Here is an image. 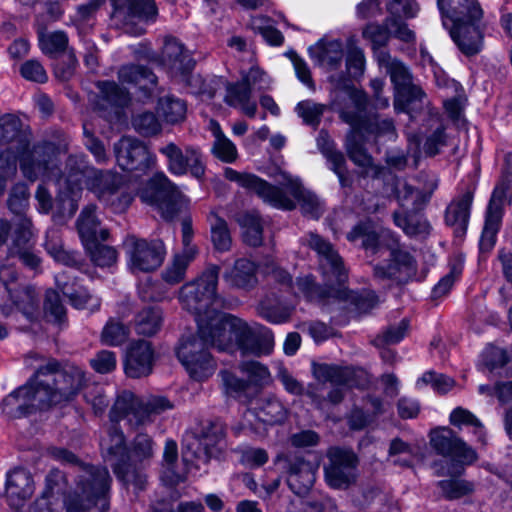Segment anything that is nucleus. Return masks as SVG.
Wrapping results in <instances>:
<instances>
[{
	"mask_svg": "<svg viewBox=\"0 0 512 512\" xmlns=\"http://www.w3.org/2000/svg\"><path fill=\"white\" fill-rule=\"evenodd\" d=\"M325 106L310 100L301 101L296 106L297 114L303 121L312 126H317L323 115Z\"/></svg>",
	"mask_w": 512,
	"mask_h": 512,
	"instance_id": "obj_61",
	"label": "nucleus"
},
{
	"mask_svg": "<svg viewBox=\"0 0 512 512\" xmlns=\"http://www.w3.org/2000/svg\"><path fill=\"white\" fill-rule=\"evenodd\" d=\"M36 383L40 386L48 407L71 401L83 388L84 372L76 366L58 369L55 360H49L35 372Z\"/></svg>",
	"mask_w": 512,
	"mask_h": 512,
	"instance_id": "obj_11",
	"label": "nucleus"
},
{
	"mask_svg": "<svg viewBox=\"0 0 512 512\" xmlns=\"http://www.w3.org/2000/svg\"><path fill=\"white\" fill-rule=\"evenodd\" d=\"M238 223L242 228L244 242L250 246L256 247L262 243V224L260 218L255 213H244L239 216Z\"/></svg>",
	"mask_w": 512,
	"mask_h": 512,
	"instance_id": "obj_47",
	"label": "nucleus"
},
{
	"mask_svg": "<svg viewBox=\"0 0 512 512\" xmlns=\"http://www.w3.org/2000/svg\"><path fill=\"white\" fill-rule=\"evenodd\" d=\"M312 373L319 383L309 384L306 395L317 408L322 409L326 402L335 405L343 400L344 388L350 378L348 368L325 363L313 364Z\"/></svg>",
	"mask_w": 512,
	"mask_h": 512,
	"instance_id": "obj_12",
	"label": "nucleus"
},
{
	"mask_svg": "<svg viewBox=\"0 0 512 512\" xmlns=\"http://www.w3.org/2000/svg\"><path fill=\"white\" fill-rule=\"evenodd\" d=\"M114 11L113 17L122 21L127 33L141 35L145 32L138 22L153 20L157 14L153 0H110Z\"/></svg>",
	"mask_w": 512,
	"mask_h": 512,
	"instance_id": "obj_22",
	"label": "nucleus"
},
{
	"mask_svg": "<svg viewBox=\"0 0 512 512\" xmlns=\"http://www.w3.org/2000/svg\"><path fill=\"white\" fill-rule=\"evenodd\" d=\"M362 37L369 41L372 48L376 50L387 44L390 38L389 26L386 25V21L384 25L369 23L363 28Z\"/></svg>",
	"mask_w": 512,
	"mask_h": 512,
	"instance_id": "obj_59",
	"label": "nucleus"
},
{
	"mask_svg": "<svg viewBox=\"0 0 512 512\" xmlns=\"http://www.w3.org/2000/svg\"><path fill=\"white\" fill-rule=\"evenodd\" d=\"M210 342L197 335L182 337L176 348V355L191 378L203 381L211 377L216 370V363L207 346Z\"/></svg>",
	"mask_w": 512,
	"mask_h": 512,
	"instance_id": "obj_15",
	"label": "nucleus"
},
{
	"mask_svg": "<svg viewBox=\"0 0 512 512\" xmlns=\"http://www.w3.org/2000/svg\"><path fill=\"white\" fill-rule=\"evenodd\" d=\"M77 230L85 247L108 237V231L101 226L96 215V206L92 204L81 211L77 220Z\"/></svg>",
	"mask_w": 512,
	"mask_h": 512,
	"instance_id": "obj_33",
	"label": "nucleus"
},
{
	"mask_svg": "<svg viewBox=\"0 0 512 512\" xmlns=\"http://www.w3.org/2000/svg\"><path fill=\"white\" fill-rule=\"evenodd\" d=\"M214 142L211 148L212 154L224 163H233L238 158L236 145L225 136L220 125L216 121L210 122Z\"/></svg>",
	"mask_w": 512,
	"mask_h": 512,
	"instance_id": "obj_40",
	"label": "nucleus"
},
{
	"mask_svg": "<svg viewBox=\"0 0 512 512\" xmlns=\"http://www.w3.org/2000/svg\"><path fill=\"white\" fill-rule=\"evenodd\" d=\"M119 80L122 83L137 84L141 88H148V85H155L157 77L155 74L141 65H126L118 72Z\"/></svg>",
	"mask_w": 512,
	"mask_h": 512,
	"instance_id": "obj_44",
	"label": "nucleus"
},
{
	"mask_svg": "<svg viewBox=\"0 0 512 512\" xmlns=\"http://www.w3.org/2000/svg\"><path fill=\"white\" fill-rule=\"evenodd\" d=\"M472 202L473 193L466 191L454 198L446 208L445 223L453 228L458 237L466 233Z\"/></svg>",
	"mask_w": 512,
	"mask_h": 512,
	"instance_id": "obj_32",
	"label": "nucleus"
},
{
	"mask_svg": "<svg viewBox=\"0 0 512 512\" xmlns=\"http://www.w3.org/2000/svg\"><path fill=\"white\" fill-rule=\"evenodd\" d=\"M91 260L100 267H110L117 260V252L114 248L97 242L85 247Z\"/></svg>",
	"mask_w": 512,
	"mask_h": 512,
	"instance_id": "obj_57",
	"label": "nucleus"
},
{
	"mask_svg": "<svg viewBox=\"0 0 512 512\" xmlns=\"http://www.w3.org/2000/svg\"><path fill=\"white\" fill-rule=\"evenodd\" d=\"M430 443L438 454L457 464H471L477 459L476 452L449 428L434 431L431 434Z\"/></svg>",
	"mask_w": 512,
	"mask_h": 512,
	"instance_id": "obj_26",
	"label": "nucleus"
},
{
	"mask_svg": "<svg viewBox=\"0 0 512 512\" xmlns=\"http://www.w3.org/2000/svg\"><path fill=\"white\" fill-rule=\"evenodd\" d=\"M325 467V480L334 489H347L356 483L358 458L351 450L331 448Z\"/></svg>",
	"mask_w": 512,
	"mask_h": 512,
	"instance_id": "obj_20",
	"label": "nucleus"
},
{
	"mask_svg": "<svg viewBox=\"0 0 512 512\" xmlns=\"http://www.w3.org/2000/svg\"><path fill=\"white\" fill-rule=\"evenodd\" d=\"M380 65L387 69L395 88L394 108L397 112H410L423 103L425 94L419 86L412 83V76L407 67L387 52L380 51L377 55Z\"/></svg>",
	"mask_w": 512,
	"mask_h": 512,
	"instance_id": "obj_14",
	"label": "nucleus"
},
{
	"mask_svg": "<svg viewBox=\"0 0 512 512\" xmlns=\"http://www.w3.org/2000/svg\"><path fill=\"white\" fill-rule=\"evenodd\" d=\"M396 197L402 207L419 210L429 201V193H422L420 188H414L406 182L396 186Z\"/></svg>",
	"mask_w": 512,
	"mask_h": 512,
	"instance_id": "obj_43",
	"label": "nucleus"
},
{
	"mask_svg": "<svg viewBox=\"0 0 512 512\" xmlns=\"http://www.w3.org/2000/svg\"><path fill=\"white\" fill-rule=\"evenodd\" d=\"M6 492L10 497L24 500L33 492V481L30 474L23 469H16L8 475Z\"/></svg>",
	"mask_w": 512,
	"mask_h": 512,
	"instance_id": "obj_42",
	"label": "nucleus"
},
{
	"mask_svg": "<svg viewBox=\"0 0 512 512\" xmlns=\"http://www.w3.org/2000/svg\"><path fill=\"white\" fill-rule=\"evenodd\" d=\"M118 166L122 170L136 172L137 176L147 173L156 162L155 156L140 140L124 136L114 144Z\"/></svg>",
	"mask_w": 512,
	"mask_h": 512,
	"instance_id": "obj_18",
	"label": "nucleus"
},
{
	"mask_svg": "<svg viewBox=\"0 0 512 512\" xmlns=\"http://www.w3.org/2000/svg\"><path fill=\"white\" fill-rule=\"evenodd\" d=\"M309 53L319 66L336 69L342 62L343 45L339 40L322 39L309 48Z\"/></svg>",
	"mask_w": 512,
	"mask_h": 512,
	"instance_id": "obj_34",
	"label": "nucleus"
},
{
	"mask_svg": "<svg viewBox=\"0 0 512 512\" xmlns=\"http://www.w3.org/2000/svg\"><path fill=\"white\" fill-rule=\"evenodd\" d=\"M51 145L28 148V141L22 131V121L14 114H5L0 117V169L16 170V161L19 157L20 169L23 175L31 181L39 176L54 174L56 167L53 164Z\"/></svg>",
	"mask_w": 512,
	"mask_h": 512,
	"instance_id": "obj_4",
	"label": "nucleus"
},
{
	"mask_svg": "<svg viewBox=\"0 0 512 512\" xmlns=\"http://www.w3.org/2000/svg\"><path fill=\"white\" fill-rule=\"evenodd\" d=\"M53 164H49L50 167H56L54 174L48 176H39L46 180L55 179L58 185V193L55 200L56 212L58 215L71 218L78 209V203L82 196V183L79 176L71 177V171L69 167V158L66 162L65 174L60 175V170L55 158V153L52 154Z\"/></svg>",
	"mask_w": 512,
	"mask_h": 512,
	"instance_id": "obj_17",
	"label": "nucleus"
},
{
	"mask_svg": "<svg viewBox=\"0 0 512 512\" xmlns=\"http://www.w3.org/2000/svg\"><path fill=\"white\" fill-rule=\"evenodd\" d=\"M102 97L110 104L123 106L129 100L128 92L118 86L115 82L102 81L97 83Z\"/></svg>",
	"mask_w": 512,
	"mask_h": 512,
	"instance_id": "obj_60",
	"label": "nucleus"
},
{
	"mask_svg": "<svg viewBox=\"0 0 512 512\" xmlns=\"http://www.w3.org/2000/svg\"><path fill=\"white\" fill-rule=\"evenodd\" d=\"M44 247L47 253L57 262H61L67 266H72L77 263L74 255L63 249L59 231L55 228L47 230Z\"/></svg>",
	"mask_w": 512,
	"mask_h": 512,
	"instance_id": "obj_49",
	"label": "nucleus"
},
{
	"mask_svg": "<svg viewBox=\"0 0 512 512\" xmlns=\"http://www.w3.org/2000/svg\"><path fill=\"white\" fill-rule=\"evenodd\" d=\"M317 466L301 457L288 461L287 483L297 495L306 493L314 484Z\"/></svg>",
	"mask_w": 512,
	"mask_h": 512,
	"instance_id": "obj_31",
	"label": "nucleus"
},
{
	"mask_svg": "<svg viewBox=\"0 0 512 512\" xmlns=\"http://www.w3.org/2000/svg\"><path fill=\"white\" fill-rule=\"evenodd\" d=\"M155 190L154 201L162 217L173 220L187 207V199L164 173H157L151 180Z\"/></svg>",
	"mask_w": 512,
	"mask_h": 512,
	"instance_id": "obj_24",
	"label": "nucleus"
},
{
	"mask_svg": "<svg viewBox=\"0 0 512 512\" xmlns=\"http://www.w3.org/2000/svg\"><path fill=\"white\" fill-rule=\"evenodd\" d=\"M9 296L14 305L30 321L37 319L39 315V297L31 287L8 289Z\"/></svg>",
	"mask_w": 512,
	"mask_h": 512,
	"instance_id": "obj_39",
	"label": "nucleus"
},
{
	"mask_svg": "<svg viewBox=\"0 0 512 512\" xmlns=\"http://www.w3.org/2000/svg\"><path fill=\"white\" fill-rule=\"evenodd\" d=\"M161 61L163 66L173 77L186 80L194 69L195 61L191 53L174 37H167L164 41Z\"/></svg>",
	"mask_w": 512,
	"mask_h": 512,
	"instance_id": "obj_27",
	"label": "nucleus"
},
{
	"mask_svg": "<svg viewBox=\"0 0 512 512\" xmlns=\"http://www.w3.org/2000/svg\"><path fill=\"white\" fill-rule=\"evenodd\" d=\"M224 176L274 208L293 210L297 201L302 213L309 218L318 219L324 212L323 203L317 195L307 190L299 178L288 173L281 172L276 185L255 174L238 172L230 167L224 169Z\"/></svg>",
	"mask_w": 512,
	"mask_h": 512,
	"instance_id": "obj_3",
	"label": "nucleus"
},
{
	"mask_svg": "<svg viewBox=\"0 0 512 512\" xmlns=\"http://www.w3.org/2000/svg\"><path fill=\"white\" fill-rule=\"evenodd\" d=\"M125 247L128 267L133 273L156 270L166 255L165 244L159 239L147 241L130 236L125 241Z\"/></svg>",
	"mask_w": 512,
	"mask_h": 512,
	"instance_id": "obj_16",
	"label": "nucleus"
},
{
	"mask_svg": "<svg viewBox=\"0 0 512 512\" xmlns=\"http://www.w3.org/2000/svg\"><path fill=\"white\" fill-rule=\"evenodd\" d=\"M211 346L220 351L243 356H262L272 352L274 338L267 329H252L245 321L231 314L219 313L207 323V332L200 333Z\"/></svg>",
	"mask_w": 512,
	"mask_h": 512,
	"instance_id": "obj_6",
	"label": "nucleus"
},
{
	"mask_svg": "<svg viewBox=\"0 0 512 512\" xmlns=\"http://www.w3.org/2000/svg\"><path fill=\"white\" fill-rule=\"evenodd\" d=\"M162 324V313L157 308H146L140 311L134 321L135 330L139 335L152 336Z\"/></svg>",
	"mask_w": 512,
	"mask_h": 512,
	"instance_id": "obj_46",
	"label": "nucleus"
},
{
	"mask_svg": "<svg viewBox=\"0 0 512 512\" xmlns=\"http://www.w3.org/2000/svg\"><path fill=\"white\" fill-rule=\"evenodd\" d=\"M224 101L227 105L239 109L250 118L256 115L257 103L252 98V91L241 80L227 84Z\"/></svg>",
	"mask_w": 512,
	"mask_h": 512,
	"instance_id": "obj_35",
	"label": "nucleus"
},
{
	"mask_svg": "<svg viewBox=\"0 0 512 512\" xmlns=\"http://www.w3.org/2000/svg\"><path fill=\"white\" fill-rule=\"evenodd\" d=\"M171 409L172 402L163 396L140 398L130 391H123L117 396L109 412L112 425L101 438L100 447L103 457L125 485L141 490L146 483V477L129 462L125 436L117 424L124 420L129 428L138 430L150 425L157 416Z\"/></svg>",
	"mask_w": 512,
	"mask_h": 512,
	"instance_id": "obj_1",
	"label": "nucleus"
},
{
	"mask_svg": "<svg viewBox=\"0 0 512 512\" xmlns=\"http://www.w3.org/2000/svg\"><path fill=\"white\" fill-rule=\"evenodd\" d=\"M29 191L28 187L23 183L16 184L9 195L8 207L12 213L15 214L13 225L18 221L20 217H27L24 211L28 207Z\"/></svg>",
	"mask_w": 512,
	"mask_h": 512,
	"instance_id": "obj_51",
	"label": "nucleus"
},
{
	"mask_svg": "<svg viewBox=\"0 0 512 512\" xmlns=\"http://www.w3.org/2000/svg\"><path fill=\"white\" fill-rule=\"evenodd\" d=\"M211 239L215 249L218 251H228L231 248L232 239L225 220L218 216H213L211 221Z\"/></svg>",
	"mask_w": 512,
	"mask_h": 512,
	"instance_id": "obj_52",
	"label": "nucleus"
},
{
	"mask_svg": "<svg viewBox=\"0 0 512 512\" xmlns=\"http://www.w3.org/2000/svg\"><path fill=\"white\" fill-rule=\"evenodd\" d=\"M505 196L506 191L503 186H497L492 193L480 239V249L482 251H490L495 245L496 235L502 220V207Z\"/></svg>",
	"mask_w": 512,
	"mask_h": 512,
	"instance_id": "obj_29",
	"label": "nucleus"
},
{
	"mask_svg": "<svg viewBox=\"0 0 512 512\" xmlns=\"http://www.w3.org/2000/svg\"><path fill=\"white\" fill-rule=\"evenodd\" d=\"M348 241L360 242V245L373 253L379 251L382 242L388 239L390 250V262L379 264L374 267V277L378 280H393L397 283L407 282L417 272V264L413 256L404 250L395 249L397 239L390 231H382L377 234L371 221L360 222L347 233Z\"/></svg>",
	"mask_w": 512,
	"mask_h": 512,
	"instance_id": "obj_7",
	"label": "nucleus"
},
{
	"mask_svg": "<svg viewBox=\"0 0 512 512\" xmlns=\"http://www.w3.org/2000/svg\"><path fill=\"white\" fill-rule=\"evenodd\" d=\"M344 92L348 96L349 104L339 110L340 118L350 126L346 135L345 149L349 158L360 167L372 166V157L365 149L368 136L373 134L377 137H395L393 122L388 119L374 122L368 121L364 112L367 106V96L363 91L344 85Z\"/></svg>",
	"mask_w": 512,
	"mask_h": 512,
	"instance_id": "obj_5",
	"label": "nucleus"
},
{
	"mask_svg": "<svg viewBox=\"0 0 512 512\" xmlns=\"http://www.w3.org/2000/svg\"><path fill=\"white\" fill-rule=\"evenodd\" d=\"M219 273L220 267L210 264L196 278L182 285L178 292L181 308L194 316L199 333H206L207 323L220 313L217 309L221 302Z\"/></svg>",
	"mask_w": 512,
	"mask_h": 512,
	"instance_id": "obj_9",
	"label": "nucleus"
},
{
	"mask_svg": "<svg viewBox=\"0 0 512 512\" xmlns=\"http://www.w3.org/2000/svg\"><path fill=\"white\" fill-rule=\"evenodd\" d=\"M45 489L33 506V512H55L63 497L66 512H107V493L111 477L104 467L91 468L80 476L77 492L65 496L67 480L63 472L51 470L46 476Z\"/></svg>",
	"mask_w": 512,
	"mask_h": 512,
	"instance_id": "obj_2",
	"label": "nucleus"
},
{
	"mask_svg": "<svg viewBox=\"0 0 512 512\" xmlns=\"http://www.w3.org/2000/svg\"><path fill=\"white\" fill-rule=\"evenodd\" d=\"M58 286L61 288L63 294L69 299L72 306L77 309H87L91 312L96 311L100 307V299L90 294L87 289L83 287H79L77 289H73L68 285L61 286L59 280L57 279Z\"/></svg>",
	"mask_w": 512,
	"mask_h": 512,
	"instance_id": "obj_45",
	"label": "nucleus"
},
{
	"mask_svg": "<svg viewBox=\"0 0 512 512\" xmlns=\"http://www.w3.org/2000/svg\"><path fill=\"white\" fill-rule=\"evenodd\" d=\"M287 414V409L276 397H263L258 400L255 408L245 413L244 430L264 437L267 432L266 426L283 422Z\"/></svg>",
	"mask_w": 512,
	"mask_h": 512,
	"instance_id": "obj_21",
	"label": "nucleus"
},
{
	"mask_svg": "<svg viewBox=\"0 0 512 512\" xmlns=\"http://www.w3.org/2000/svg\"><path fill=\"white\" fill-rule=\"evenodd\" d=\"M159 152L168 160V169L174 175H184L189 170L195 178H202L205 166L200 151L188 146L183 151L175 143H168L161 147Z\"/></svg>",
	"mask_w": 512,
	"mask_h": 512,
	"instance_id": "obj_25",
	"label": "nucleus"
},
{
	"mask_svg": "<svg viewBox=\"0 0 512 512\" xmlns=\"http://www.w3.org/2000/svg\"><path fill=\"white\" fill-rule=\"evenodd\" d=\"M131 452L139 461L154 455V441L147 433L139 432L131 443Z\"/></svg>",
	"mask_w": 512,
	"mask_h": 512,
	"instance_id": "obj_63",
	"label": "nucleus"
},
{
	"mask_svg": "<svg viewBox=\"0 0 512 512\" xmlns=\"http://www.w3.org/2000/svg\"><path fill=\"white\" fill-rule=\"evenodd\" d=\"M225 430L219 423H207L196 433L188 431L183 436L182 459L188 463L208 462L218 457L224 448Z\"/></svg>",
	"mask_w": 512,
	"mask_h": 512,
	"instance_id": "obj_13",
	"label": "nucleus"
},
{
	"mask_svg": "<svg viewBox=\"0 0 512 512\" xmlns=\"http://www.w3.org/2000/svg\"><path fill=\"white\" fill-rule=\"evenodd\" d=\"M196 256V252L190 248L186 251L175 253L171 262L162 272V279L170 285L180 283L184 280L187 268Z\"/></svg>",
	"mask_w": 512,
	"mask_h": 512,
	"instance_id": "obj_38",
	"label": "nucleus"
},
{
	"mask_svg": "<svg viewBox=\"0 0 512 512\" xmlns=\"http://www.w3.org/2000/svg\"><path fill=\"white\" fill-rule=\"evenodd\" d=\"M438 487L449 500L461 498L473 490V485L462 479L442 480L438 482Z\"/></svg>",
	"mask_w": 512,
	"mask_h": 512,
	"instance_id": "obj_58",
	"label": "nucleus"
},
{
	"mask_svg": "<svg viewBox=\"0 0 512 512\" xmlns=\"http://www.w3.org/2000/svg\"><path fill=\"white\" fill-rule=\"evenodd\" d=\"M128 337L129 328L115 319H110L101 332V342L107 346H120Z\"/></svg>",
	"mask_w": 512,
	"mask_h": 512,
	"instance_id": "obj_50",
	"label": "nucleus"
},
{
	"mask_svg": "<svg viewBox=\"0 0 512 512\" xmlns=\"http://www.w3.org/2000/svg\"><path fill=\"white\" fill-rule=\"evenodd\" d=\"M393 220L396 226L413 238L424 239L431 234L432 225L422 214L404 215L398 212L393 213Z\"/></svg>",
	"mask_w": 512,
	"mask_h": 512,
	"instance_id": "obj_37",
	"label": "nucleus"
},
{
	"mask_svg": "<svg viewBox=\"0 0 512 512\" xmlns=\"http://www.w3.org/2000/svg\"><path fill=\"white\" fill-rule=\"evenodd\" d=\"M41 50L44 54L55 56L65 51L68 46V36L63 31H54L39 37Z\"/></svg>",
	"mask_w": 512,
	"mask_h": 512,
	"instance_id": "obj_53",
	"label": "nucleus"
},
{
	"mask_svg": "<svg viewBox=\"0 0 512 512\" xmlns=\"http://www.w3.org/2000/svg\"><path fill=\"white\" fill-rule=\"evenodd\" d=\"M154 352L151 343L139 340L132 343L127 351L125 373L131 378L147 376L152 371Z\"/></svg>",
	"mask_w": 512,
	"mask_h": 512,
	"instance_id": "obj_30",
	"label": "nucleus"
},
{
	"mask_svg": "<svg viewBox=\"0 0 512 512\" xmlns=\"http://www.w3.org/2000/svg\"><path fill=\"white\" fill-rule=\"evenodd\" d=\"M257 267L254 262L241 258L235 261L233 267L223 274L224 280L231 286L250 289L257 284Z\"/></svg>",
	"mask_w": 512,
	"mask_h": 512,
	"instance_id": "obj_36",
	"label": "nucleus"
},
{
	"mask_svg": "<svg viewBox=\"0 0 512 512\" xmlns=\"http://www.w3.org/2000/svg\"><path fill=\"white\" fill-rule=\"evenodd\" d=\"M450 422L457 427L472 426L479 440L484 442V427L480 420L469 410L462 407L455 408L450 414Z\"/></svg>",
	"mask_w": 512,
	"mask_h": 512,
	"instance_id": "obj_55",
	"label": "nucleus"
},
{
	"mask_svg": "<svg viewBox=\"0 0 512 512\" xmlns=\"http://www.w3.org/2000/svg\"><path fill=\"white\" fill-rule=\"evenodd\" d=\"M241 81L250 87L251 91H264L271 87L272 80L259 66H252L247 72H242Z\"/></svg>",
	"mask_w": 512,
	"mask_h": 512,
	"instance_id": "obj_56",
	"label": "nucleus"
},
{
	"mask_svg": "<svg viewBox=\"0 0 512 512\" xmlns=\"http://www.w3.org/2000/svg\"><path fill=\"white\" fill-rule=\"evenodd\" d=\"M308 245L319 256V267L326 278L327 285L332 287L345 282L347 273L343 260L333 245L314 233L309 234Z\"/></svg>",
	"mask_w": 512,
	"mask_h": 512,
	"instance_id": "obj_23",
	"label": "nucleus"
},
{
	"mask_svg": "<svg viewBox=\"0 0 512 512\" xmlns=\"http://www.w3.org/2000/svg\"><path fill=\"white\" fill-rule=\"evenodd\" d=\"M69 167L72 178L79 176L81 183L115 212H124L132 203L133 195L119 174L94 168L83 154L70 155Z\"/></svg>",
	"mask_w": 512,
	"mask_h": 512,
	"instance_id": "obj_10",
	"label": "nucleus"
},
{
	"mask_svg": "<svg viewBox=\"0 0 512 512\" xmlns=\"http://www.w3.org/2000/svg\"><path fill=\"white\" fill-rule=\"evenodd\" d=\"M10 253L18 256L21 262L28 268L38 270L41 258L30 249V241L34 238L33 224L30 218L20 217L13 230Z\"/></svg>",
	"mask_w": 512,
	"mask_h": 512,
	"instance_id": "obj_28",
	"label": "nucleus"
},
{
	"mask_svg": "<svg viewBox=\"0 0 512 512\" xmlns=\"http://www.w3.org/2000/svg\"><path fill=\"white\" fill-rule=\"evenodd\" d=\"M442 15L443 26L459 50L471 56L482 46L480 22L483 11L476 0H437Z\"/></svg>",
	"mask_w": 512,
	"mask_h": 512,
	"instance_id": "obj_8",
	"label": "nucleus"
},
{
	"mask_svg": "<svg viewBox=\"0 0 512 512\" xmlns=\"http://www.w3.org/2000/svg\"><path fill=\"white\" fill-rule=\"evenodd\" d=\"M178 458L177 444L173 440H167L163 453V471L162 480L168 485H177L186 479V472L175 470V464Z\"/></svg>",
	"mask_w": 512,
	"mask_h": 512,
	"instance_id": "obj_41",
	"label": "nucleus"
},
{
	"mask_svg": "<svg viewBox=\"0 0 512 512\" xmlns=\"http://www.w3.org/2000/svg\"><path fill=\"white\" fill-rule=\"evenodd\" d=\"M40 386L34 375L25 385L7 395L2 401V410L10 418H21L37 410L47 409Z\"/></svg>",
	"mask_w": 512,
	"mask_h": 512,
	"instance_id": "obj_19",
	"label": "nucleus"
},
{
	"mask_svg": "<svg viewBox=\"0 0 512 512\" xmlns=\"http://www.w3.org/2000/svg\"><path fill=\"white\" fill-rule=\"evenodd\" d=\"M346 67L353 77L361 76L364 72L365 56L363 50L357 46L354 37L347 40Z\"/></svg>",
	"mask_w": 512,
	"mask_h": 512,
	"instance_id": "obj_54",
	"label": "nucleus"
},
{
	"mask_svg": "<svg viewBox=\"0 0 512 512\" xmlns=\"http://www.w3.org/2000/svg\"><path fill=\"white\" fill-rule=\"evenodd\" d=\"M509 360L508 353L505 349L497 346H487L482 353L483 364L490 370L503 367Z\"/></svg>",
	"mask_w": 512,
	"mask_h": 512,
	"instance_id": "obj_64",
	"label": "nucleus"
},
{
	"mask_svg": "<svg viewBox=\"0 0 512 512\" xmlns=\"http://www.w3.org/2000/svg\"><path fill=\"white\" fill-rule=\"evenodd\" d=\"M186 104L179 98L165 96L158 102V114L167 122L175 124L184 120L186 116Z\"/></svg>",
	"mask_w": 512,
	"mask_h": 512,
	"instance_id": "obj_48",
	"label": "nucleus"
},
{
	"mask_svg": "<svg viewBox=\"0 0 512 512\" xmlns=\"http://www.w3.org/2000/svg\"><path fill=\"white\" fill-rule=\"evenodd\" d=\"M409 328V321L402 319L397 325L390 326L382 335L374 340L376 346L397 344L407 334Z\"/></svg>",
	"mask_w": 512,
	"mask_h": 512,
	"instance_id": "obj_62",
	"label": "nucleus"
}]
</instances>
